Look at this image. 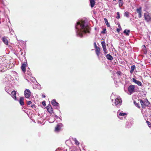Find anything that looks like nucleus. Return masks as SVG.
Instances as JSON below:
<instances>
[{
  "mask_svg": "<svg viewBox=\"0 0 151 151\" xmlns=\"http://www.w3.org/2000/svg\"><path fill=\"white\" fill-rule=\"evenodd\" d=\"M75 27L76 35L78 37H82L83 35L89 33L90 27L85 21L78 22Z\"/></svg>",
  "mask_w": 151,
  "mask_h": 151,
  "instance_id": "1",
  "label": "nucleus"
},
{
  "mask_svg": "<svg viewBox=\"0 0 151 151\" xmlns=\"http://www.w3.org/2000/svg\"><path fill=\"white\" fill-rule=\"evenodd\" d=\"M111 98L112 101L115 99V104L116 106H119L121 104L122 100L119 96L115 95L112 93L111 96Z\"/></svg>",
  "mask_w": 151,
  "mask_h": 151,
  "instance_id": "2",
  "label": "nucleus"
},
{
  "mask_svg": "<svg viewBox=\"0 0 151 151\" xmlns=\"http://www.w3.org/2000/svg\"><path fill=\"white\" fill-rule=\"evenodd\" d=\"M117 116L120 119H122L126 117L127 114L123 113L122 111H120V110H119L117 112Z\"/></svg>",
  "mask_w": 151,
  "mask_h": 151,
  "instance_id": "3",
  "label": "nucleus"
},
{
  "mask_svg": "<svg viewBox=\"0 0 151 151\" xmlns=\"http://www.w3.org/2000/svg\"><path fill=\"white\" fill-rule=\"evenodd\" d=\"M140 103L141 104L142 108H145L146 106H147L150 104L149 102L146 99H145L144 101L142 100H140Z\"/></svg>",
  "mask_w": 151,
  "mask_h": 151,
  "instance_id": "4",
  "label": "nucleus"
},
{
  "mask_svg": "<svg viewBox=\"0 0 151 151\" xmlns=\"http://www.w3.org/2000/svg\"><path fill=\"white\" fill-rule=\"evenodd\" d=\"M144 17L147 22L150 21L151 20V14L148 12L145 13L144 14Z\"/></svg>",
  "mask_w": 151,
  "mask_h": 151,
  "instance_id": "5",
  "label": "nucleus"
},
{
  "mask_svg": "<svg viewBox=\"0 0 151 151\" xmlns=\"http://www.w3.org/2000/svg\"><path fill=\"white\" fill-rule=\"evenodd\" d=\"M63 126V124L61 123L58 124L55 127V132H59L61 129V127Z\"/></svg>",
  "mask_w": 151,
  "mask_h": 151,
  "instance_id": "6",
  "label": "nucleus"
},
{
  "mask_svg": "<svg viewBox=\"0 0 151 151\" xmlns=\"http://www.w3.org/2000/svg\"><path fill=\"white\" fill-rule=\"evenodd\" d=\"M24 94L26 98H29L31 95V92L30 90L29 89H26L24 91Z\"/></svg>",
  "mask_w": 151,
  "mask_h": 151,
  "instance_id": "7",
  "label": "nucleus"
},
{
  "mask_svg": "<svg viewBox=\"0 0 151 151\" xmlns=\"http://www.w3.org/2000/svg\"><path fill=\"white\" fill-rule=\"evenodd\" d=\"M134 86L133 85H131L128 87V91L131 94L134 92Z\"/></svg>",
  "mask_w": 151,
  "mask_h": 151,
  "instance_id": "8",
  "label": "nucleus"
},
{
  "mask_svg": "<svg viewBox=\"0 0 151 151\" xmlns=\"http://www.w3.org/2000/svg\"><path fill=\"white\" fill-rule=\"evenodd\" d=\"M12 97L13 99H14L15 100H18L17 99L16 96V91H12L10 93V94Z\"/></svg>",
  "mask_w": 151,
  "mask_h": 151,
  "instance_id": "9",
  "label": "nucleus"
},
{
  "mask_svg": "<svg viewBox=\"0 0 151 151\" xmlns=\"http://www.w3.org/2000/svg\"><path fill=\"white\" fill-rule=\"evenodd\" d=\"M95 45H96V43H95ZM95 52L96 54L97 55L98 57H99V55L100 54V49L99 47L97 46L96 45L95 46Z\"/></svg>",
  "mask_w": 151,
  "mask_h": 151,
  "instance_id": "10",
  "label": "nucleus"
},
{
  "mask_svg": "<svg viewBox=\"0 0 151 151\" xmlns=\"http://www.w3.org/2000/svg\"><path fill=\"white\" fill-rule=\"evenodd\" d=\"M52 105L56 107L57 109H58L59 107V104L55 100H53L51 102Z\"/></svg>",
  "mask_w": 151,
  "mask_h": 151,
  "instance_id": "11",
  "label": "nucleus"
},
{
  "mask_svg": "<svg viewBox=\"0 0 151 151\" xmlns=\"http://www.w3.org/2000/svg\"><path fill=\"white\" fill-rule=\"evenodd\" d=\"M132 81L134 82L136 84H137L139 86H141L142 84L141 82L140 81H139L136 80L134 78H132Z\"/></svg>",
  "mask_w": 151,
  "mask_h": 151,
  "instance_id": "12",
  "label": "nucleus"
},
{
  "mask_svg": "<svg viewBox=\"0 0 151 151\" xmlns=\"http://www.w3.org/2000/svg\"><path fill=\"white\" fill-rule=\"evenodd\" d=\"M47 111L50 113H53L52 109L51 106L49 105H48L46 107Z\"/></svg>",
  "mask_w": 151,
  "mask_h": 151,
  "instance_id": "13",
  "label": "nucleus"
},
{
  "mask_svg": "<svg viewBox=\"0 0 151 151\" xmlns=\"http://www.w3.org/2000/svg\"><path fill=\"white\" fill-rule=\"evenodd\" d=\"M137 12L138 13V17L139 18H141L142 16L141 11L142 8L140 7L139 8L137 9Z\"/></svg>",
  "mask_w": 151,
  "mask_h": 151,
  "instance_id": "14",
  "label": "nucleus"
},
{
  "mask_svg": "<svg viewBox=\"0 0 151 151\" xmlns=\"http://www.w3.org/2000/svg\"><path fill=\"white\" fill-rule=\"evenodd\" d=\"M27 67V63H24L22 64L21 66V68L23 72H25L26 70V68Z\"/></svg>",
  "mask_w": 151,
  "mask_h": 151,
  "instance_id": "15",
  "label": "nucleus"
},
{
  "mask_svg": "<svg viewBox=\"0 0 151 151\" xmlns=\"http://www.w3.org/2000/svg\"><path fill=\"white\" fill-rule=\"evenodd\" d=\"M3 41L4 42V43L6 45H8V40L5 37H3L2 38Z\"/></svg>",
  "mask_w": 151,
  "mask_h": 151,
  "instance_id": "16",
  "label": "nucleus"
},
{
  "mask_svg": "<svg viewBox=\"0 0 151 151\" xmlns=\"http://www.w3.org/2000/svg\"><path fill=\"white\" fill-rule=\"evenodd\" d=\"M90 3L91 7H93L94 6L95 4L94 0H90Z\"/></svg>",
  "mask_w": 151,
  "mask_h": 151,
  "instance_id": "17",
  "label": "nucleus"
},
{
  "mask_svg": "<svg viewBox=\"0 0 151 151\" xmlns=\"http://www.w3.org/2000/svg\"><path fill=\"white\" fill-rule=\"evenodd\" d=\"M24 98L23 97H21L20 99L19 102L20 105L22 106L24 104Z\"/></svg>",
  "mask_w": 151,
  "mask_h": 151,
  "instance_id": "18",
  "label": "nucleus"
},
{
  "mask_svg": "<svg viewBox=\"0 0 151 151\" xmlns=\"http://www.w3.org/2000/svg\"><path fill=\"white\" fill-rule=\"evenodd\" d=\"M106 57L109 60H112L113 59V58L112 56L109 54H108L106 56Z\"/></svg>",
  "mask_w": 151,
  "mask_h": 151,
  "instance_id": "19",
  "label": "nucleus"
},
{
  "mask_svg": "<svg viewBox=\"0 0 151 151\" xmlns=\"http://www.w3.org/2000/svg\"><path fill=\"white\" fill-rule=\"evenodd\" d=\"M5 90L7 93L10 94V93L12 91L11 89L9 88H8L7 87H5Z\"/></svg>",
  "mask_w": 151,
  "mask_h": 151,
  "instance_id": "20",
  "label": "nucleus"
},
{
  "mask_svg": "<svg viewBox=\"0 0 151 151\" xmlns=\"http://www.w3.org/2000/svg\"><path fill=\"white\" fill-rule=\"evenodd\" d=\"M135 68V66L134 65H133L131 66V70H130V72L131 73H132L134 69Z\"/></svg>",
  "mask_w": 151,
  "mask_h": 151,
  "instance_id": "21",
  "label": "nucleus"
},
{
  "mask_svg": "<svg viewBox=\"0 0 151 151\" xmlns=\"http://www.w3.org/2000/svg\"><path fill=\"white\" fill-rule=\"evenodd\" d=\"M130 32L129 30H127V29H125L124 30V33L127 36H128L129 35V33Z\"/></svg>",
  "mask_w": 151,
  "mask_h": 151,
  "instance_id": "22",
  "label": "nucleus"
},
{
  "mask_svg": "<svg viewBox=\"0 0 151 151\" xmlns=\"http://www.w3.org/2000/svg\"><path fill=\"white\" fill-rule=\"evenodd\" d=\"M102 48L104 51V53L105 54H106L107 53V51L106 48V46H103L102 47Z\"/></svg>",
  "mask_w": 151,
  "mask_h": 151,
  "instance_id": "23",
  "label": "nucleus"
},
{
  "mask_svg": "<svg viewBox=\"0 0 151 151\" xmlns=\"http://www.w3.org/2000/svg\"><path fill=\"white\" fill-rule=\"evenodd\" d=\"M54 121V120L53 119V118L52 117H50L49 119V122L50 123H52Z\"/></svg>",
  "mask_w": 151,
  "mask_h": 151,
  "instance_id": "24",
  "label": "nucleus"
},
{
  "mask_svg": "<svg viewBox=\"0 0 151 151\" xmlns=\"http://www.w3.org/2000/svg\"><path fill=\"white\" fill-rule=\"evenodd\" d=\"M73 140L75 142V144L76 145H79V142L78 141L76 138H74Z\"/></svg>",
  "mask_w": 151,
  "mask_h": 151,
  "instance_id": "25",
  "label": "nucleus"
},
{
  "mask_svg": "<svg viewBox=\"0 0 151 151\" xmlns=\"http://www.w3.org/2000/svg\"><path fill=\"white\" fill-rule=\"evenodd\" d=\"M134 103L135 105L138 108H140V107L139 105V104L138 103H136L135 101H134Z\"/></svg>",
  "mask_w": 151,
  "mask_h": 151,
  "instance_id": "26",
  "label": "nucleus"
},
{
  "mask_svg": "<svg viewBox=\"0 0 151 151\" xmlns=\"http://www.w3.org/2000/svg\"><path fill=\"white\" fill-rule=\"evenodd\" d=\"M124 16L128 18L129 17V13L127 12H125L124 14Z\"/></svg>",
  "mask_w": 151,
  "mask_h": 151,
  "instance_id": "27",
  "label": "nucleus"
},
{
  "mask_svg": "<svg viewBox=\"0 0 151 151\" xmlns=\"http://www.w3.org/2000/svg\"><path fill=\"white\" fill-rule=\"evenodd\" d=\"M119 5V7L122 6L123 4V1H118Z\"/></svg>",
  "mask_w": 151,
  "mask_h": 151,
  "instance_id": "28",
  "label": "nucleus"
},
{
  "mask_svg": "<svg viewBox=\"0 0 151 151\" xmlns=\"http://www.w3.org/2000/svg\"><path fill=\"white\" fill-rule=\"evenodd\" d=\"M104 19L105 20V23L107 25V26L108 27L109 26V23L108 22L107 19L106 18H104Z\"/></svg>",
  "mask_w": 151,
  "mask_h": 151,
  "instance_id": "29",
  "label": "nucleus"
},
{
  "mask_svg": "<svg viewBox=\"0 0 151 151\" xmlns=\"http://www.w3.org/2000/svg\"><path fill=\"white\" fill-rule=\"evenodd\" d=\"M101 44L102 45V47L106 45V43L104 41H102L101 42Z\"/></svg>",
  "mask_w": 151,
  "mask_h": 151,
  "instance_id": "30",
  "label": "nucleus"
},
{
  "mask_svg": "<svg viewBox=\"0 0 151 151\" xmlns=\"http://www.w3.org/2000/svg\"><path fill=\"white\" fill-rule=\"evenodd\" d=\"M117 16L116 17V18L117 19H119L120 18L119 12H117Z\"/></svg>",
  "mask_w": 151,
  "mask_h": 151,
  "instance_id": "31",
  "label": "nucleus"
},
{
  "mask_svg": "<svg viewBox=\"0 0 151 151\" xmlns=\"http://www.w3.org/2000/svg\"><path fill=\"white\" fill-rule=\"evenodd\" d=\"M32 103L30 101H27V104L28 105H30Z\"/></svg>",
  "mask_w": 151,
  "mask_h": 151,
  "instance_id": "32",
  "label": "nucleus"
},
{
  "mask_svg": "<svg viewBox=\"0 0 151 151\" xmlns=\"http://www.w3.org/2000/svg\"><path fill=\"white\" fill-rule=\"evenodd\" d=\"M106 31V29H104L103 30V31L101 32L102 33H105Z\"/></svg>",
  "mask_w": 151,
  "mask_h": 151,
  "instance_id": "33",
  "label": "nucleus"
},
{
  "mask_svg": "<svg viewBox=\"0 0 151 151\" xmlns=\"http://www.w3.org/2000/svg\"><path fill=\"white\" fill-rule=\"evenodd\" d=\"M147 122L149 127H150V126H151V124L149 122L147 121Z\"/></svg>",
  "mask_w": 151,
  "mask_h": 151,
  "instance_id": "34",
  "label": "nucleus"
},
{
  "mask_svg": "<svg viewBox=\"0 0 151 151\" xmlns=\"http://www.w3.org/2000/svg\"><path fill=\"white\" fill-rule=\"evenodd\" d=\"M121 73L120 71H118L117 72V74L119 75H120Z\"/></svg>",
  "mask_w": 151,
  "mask_h": 151,
  "instance_id": "35",
  "label": "nucleus"
},
{
  "mask_svg": "<svg viewBox=\"0 0 151 151\" xmlns=\"http://www.w3.org/2000/svg\"><path fill=\"white\" fill-rule=\"evenodd\" d=\"M31 107L32 108H35V105H34V104L32 105L31 106Z\"/></svg>",
  "mask_w": 151,
  "mask_h": 151,
  "instance_id": "36",
  "label": "nucleus"
},
{
  "mask_svg": "<svg viewBox=\"0 0 151 151\" xmlns=\"http://www.w3.org/2000/svg\"><path fill=\"white\" fill-rule=\"evenodd\" d=\"M42 104L43 105H45V101H43L42 102Z\"/></svg>",
  "mask_w": 151,
  "mask_h": 151,
  "instance_id": "37",
  "label": "nucleus"
},
{
  "mask_svg": "<svg viewBox=\"0 0 151 151\" xmlns=\"http://www.w3.org/2000/svg\"><path fill=\"white\" fill-rule=\"evenodd\" d=\"M120 31V29H119L118 28V29H117V31L118 32H119Z\"/></svg>",
  "mask_w": 151,
  "mask_h": 151,
  "instance_id": "38",
  "label": "nucleus"
},
{
  "mask_svg": "<svg viewBox=\"0 0 151 151\" xmlns=\"http://www.w3.org/2000/svg\"><path fill=\"white\" fill-rule=\"evenodd\" d=\"M42 97L45 98V95H42Z\"/></svg>",
  "mask_w": 151,
  "mask_h": 151,
  "instance_id": "39",
  "label": "nucleus"
},
{
  "mask_svg": "<svg viewBox=\"0 0 151 151\" xmlns=\"http://www.w3.org/2000/svg\"><path fill=\"white\" fill-rule=\"evenodd\" d=\"M55 118H57L58 117V116H57L56 115H55Z\"/></svg>",
  "mask_w": 151,
  "mask_h": 151,
  "instance_id": "40",
  "label": "nucleus"
},
{
  "mask_svg": "<svg viewBox=\"0 0 151 151\" xmlns=\"http://www.w3.org/2000/svg\"><path fill=\"white\" fill-rule=\"evenodd\" d=\"M143 46L145 48V49H146V47L145 45H144Z\"/></svg>",
  "mask_w": 151,
  "mask_h": 151,
  "instance_id": "41",
  "label": "nucleus"
},
{
  "mask_svg": "<svg viewBox=\"0 0 151 151\" xmlns=\"http://www.w3.org/2000/svg\"><path fill=\"white\" fill-rule=\"evenodd\" d=\"M122 0H119V1H122Z\"/></svg>",
  "mask_w": 151,
  "mask_h": 151,
  "instance_id": "42",
  "label": "nucleus"
},
{
  "mask_svg": "<svg viewBox=\"0 0 151 151\" xmlns=\"http://www.w3.org/2000/svg\"><path fill=\"white\" fill-rule=\"evenodd\" d=\"M150 54H151V53H150Z\"/></svg>",
  "mask_w": 151,
  "mask_h": 151,
  "instance_id": "43",
  "label": "nucleus"
}]
</instances>
